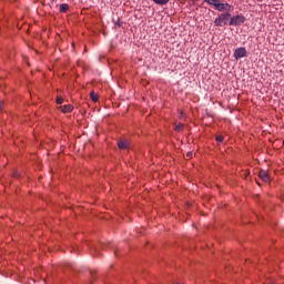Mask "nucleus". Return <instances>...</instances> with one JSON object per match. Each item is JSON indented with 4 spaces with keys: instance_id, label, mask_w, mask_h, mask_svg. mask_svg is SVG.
<instances>
[{
    "instance_id": "obj_1",
    "label": "nucleus",
    "mask_w": 284,
    "mask_h": 284,
    "mask_svg": "<svg viewBox=\"0 0 284 284\" xmlns=\"http://www.w3.org/2000/svg\"><path fill=\"white\" fill-rule=\"evenodd\" d=\"M243 57H247V50L245 48H239L234 52V59H243Z\"/></svg>"
},
{
    "instance_id": "obj_2",
    "label": "nucleus",
    "mask_w": 284,
    "mask_h": 284,
    "mask_svg": "<svg viewBox=\"0 0 284 284\" xmlns=\"http://www.w3.org/2000/svg\"><path fill=\"white\" fill-rule=\"evenodd\" d=\"M215 10H219V12H223V10L230 12L232 10V6H230L229 3H221V1L219 0Z\"/></svg>"
},
{
    "instance_id": "obj_3",
    "label": "nucleus",
    "mask_w": 284,
    "mask_h": 284,
    "mask_svg": "<svg viewBox=\"0 0 284 284\" xmlns=\"http://www.w3.org/2000/svg\"><path fill=\"white\" fill-rule=\"evenodd\" d=\"M244 21H245L244 17H241V16L233 17L231 18L230 26H240V23H244Z\"/></svg>"
},
{
    "instance_id": "obj_4",
    "label": "nucleus",
    "mask_w": 284,
    "mask_h": 284,
    "mask_svg": "<svg viewBox=\"0 0 284 284\" xmlns=\"http://www.w3.org/2000/svg\"><path fill=\"white\" fill-rule=\"evenodd\" d=\"M258 176L264 181V183L270 182V174L267 173V171L261 170Z\"/></svg>"
},
{
    "instance_id": "obj_5",
    "label": "nucleus",
    "mask_w": 284,
    "mask_h": 284,
    "mask_svg": "<svg viewBox=\"0 0 284 284\" xmlns=\"http://www.w3.org/2000/svg\"><path fill=\"white\" fill-rule=\"evenodd\" d=\"M59 110H61V112L67 114L68 112H72V110H74V106L72 104H67V105L60 106Z\"/></svg>"
},
{
    "instance_id": "obj_6",
    "label": "nucleus",
    "mask_w": 284,
    "mask_h": 284,
    "mask_svg": "<svg viewBox=\"0 0 284 284\" xmlns=\"http://www.w3.org/2000/svg\"><path fill=\"white\" fill-rule=\"evenodd\" d=\"M130 143L126 140H121L118 142L119 150H128Z\"/></svg>"
},
{
    "instance_id": "obj_7",
    "label": "nucleus",
    "mask_w": 284,
    "mask_h": 284,
    "mask_svg": "<svg viewBox=\"0 0 284 284\" xmlns=\"http://www.w3.org/2000/svg\"><path fill=\"white\" fill-rule=\"evenodd\" d=\"M232 17V14H230V12H226V13H222L220 16V19H222V21L224 22V26L227 24V21H230V18Z\"/></svg>"
},
{
    "instance_id": "obj_8",
    "label": "nucleus",
    "mask_w": 284,
    "mask_h": 284,
    "mask_svg": "<svg viewBox=\"0 0 284 284\" xmlns=\"http://www.w3.org/2000/svg\"><path fill=\"white\" fill-rule=\"evenodd\" d=\"M153 2L158 6H168V3H170V0H153Z\"/></svg>"
},
{
    "instance_id": "obj_9",
    "label": "nucleus",
    "mask_w": 284,
    "mask_h": 284,
    "mask_svg": "<svg viewBox=\"0 0 284 284\" xmlns=\"http://www.w3.org/2000/svg\"><path fill=\"white\" fill-rule=\"evenodd\" d=\"M68 10H70V6H68V3H62L60 6V12H68Z\"/></svg>"
},
{
    "instance_id": "obj_10",
    "label": "nucleus",
    "mask_w": 284,
    "mask_h": 284,
    "mask_svg": "<svg viewBox=\"0 0 284 284\" xmlns=\"http://www.w3.org/2000/svg\"><path fill=\"white\" fill-rule=\"evenodd\" d=\"M91 100L97 103L99 101V94H97L94 91L90 93Z\"/></svg>"
},
{
    "instance_id": "obj_11",
    "label": "nucleus",
    "mask_w": 284,
    "mask_h": 284,
    "mask_svg": "<svg viewBox=\"0 0 284 284\" xmlns=\"http://www.w3.org/2000/svg\"><path fill=\"white\" fill-rule=\"evenodd\" d=\"M205 3H209L210 6H214V8H216V6H219V1L220 0H204Z\"/></svg>"
},
{
    "instance_id": "obj_12",
    "label": "nucleus",
    "mask_w": 284,
    "mask_h": 284,
    "mask_svg": "<svg viewBox=\"0 0 284 284\" xmlns=\"http://www.w3.org/2000/svg\"><path fill=\"white\" fill-rule=\"evenodd\" d=\"M214 24H215V26H220V27H221V26H225L224 22H223V20L221 19V17H219V18L215 19Z\"/></svg>"
},
{
    "instance_id": "obj_13",
    "label": "nucleus",
    "mask_w": 284,
    "mask_h": 284,
    "mask_svg": "<svg viewBox=\"0 0 284 284\" xmlns=\"http://www.w3.org/2000/svg\"><path fill=\"white\" fill-rule=\"evenodd\" d=\"M174 130L175 132H183V124L182 123L176 124Z\"/></svg>"
},
{
    "instance_id": "obj_14",
    "label": "nucleus",
    "mask_w": 284,
    "mask_h": 284,
    "mask_svg": "<svg viewBox=\"0 0 284 284\" xmlns=\"http://www.w3.org/2000/svg\"><path fill=\"white\" fill-rule=\"evenodd\" d=\"M57 103H58V105H61L63 103V98L58 97L57 98Z\"/></svg>"
},
{
    "instance_id": "obj_15",
    "label": "nucleus",
    "mask_w": 284,
    "mask_h": 284,
    "mask_svg": "<svg viewBox=\"0 0 284 284\" xmlns=\"http://www.w3.org/2000/svg\"><path fill=\"white\" fill-rule=\"evenodd\" d=\"M215 139L217 143H223V135H217Z\"/></svg>"
},
{
    "instance_id": "obj_16",
    "label": "nucleus",
    "mask_w": 284,
    "mask_h": 284,
    "mask_svg": "<svg viewBox=\"0 0 284 284\" xmlns=\"http://www.w3.org/2000/svg\"><path fill=\"white\" fill-rule=\"evenodd\" d=\"M187 159L192 158V152L186 153Z\"/></svg>"
},
{
    "instance_id": "obj_17",
    "label": "nucleus",
    "mask_w": 284,
    "mask_h": 284,
    "mask_svg": "<svg viewBox=\"0 0 284 284\" xmlns=\"http://www.w3.org/2000/svg\"><path fill=\"white\" fill-rule=\"evenodd\" d=\"M119 26V28H121V26L123 24L121 21L118 20V22L115 23Z\"/></svg>"
},
{
    "instance_id": "obj_18",
    "label": "nucleus",
    "mask_w": 284,
    "mask_h": 284,
    "mask_svg": "<svg viewBox=\"0 0 284 284\" xmlns=\"http://www.w3.org/2000/svg\"><path fill=\"white\" fill-rule=\"evenodd\" d=\"M3 109V102H0V110Z\"/></svg>"
},
{
    "instance_id": "obj_19",
    "label": "nucleus",
    "mask_w": 284,
    "mask_h": 284,
    "mask_svg": "<svg viewBox=\"0 0 284 284\" xmlns=\"http://www.w3.org/2000/svg\"><path fill=\"white\" fill-rule=\"evenodd\" d=\"M248 175H250V173H248V172H245V173H244V176H248Z\"/></svg>"
},
{
    "instance_id": "obj_20",
    "label": "nucleus",
    "mask_w": 284,
    "mask_h": 284,
    "mask_svg": "<svg viewBox=\"0 0 284 284\" xmlns=\"http://www.w3.org/2000/svg\"><path fill=\"white\" fill-rule=\"evenodd\" d=\"M180 116H183V111H181Z\"/></svg>"
}]
</instances>
